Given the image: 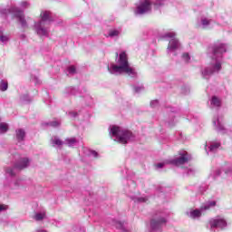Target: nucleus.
Instances as JSON below:
<instances>
[{"mask_svg": "<svg viewBox=\"0 0 232 232\" xmlns=\"http://www.w3.org/2000/svg\"><path fill=\"white\" fill-rule=\"evenodd\" d=\"M215 206H217V202L216 201H209L204 207H201L200 210L196 209V210L190 211L188 213V217L190 218H198L199 217H201L202 211H204L206 209H209V208H213Z\"/></svg>", "mask_w": 232, "mask_h": 232, "instance_id": "10", "label": "nucleus"}, {"mask_svg": "<svg viewBox=\"0 0 232 232\" xmlns=\"http://www.w3.org/2000/svg\"><path fill=\"white\" fill-rule=\"evenodd\" d=\"M116 227L118 229H121L122 232H130V230H128V228H126V225H124V223H122L121 221L116 222Z\"/></svg>", "mask_w": 232, "mask_h": 232, "instance_id": "19", "label": "nucleus"}, {"mask_svg": "<svg viewBox=\"0 0 232 232\" xmlns=\"http://www.w3.org/2000/svg\"><path fill=\"white\" fill-rule=\"evenodd\" d=\"M89 153L92 157H94V159H99V153L97 151L90 150Z\"/></svg>", "mask_w": 232, "mask_h": 232, "instance_id": "30", "label": "nucleus"}, {"mask_svg": "<svg viewBox=\"0 0 232 232\" xmlns=\"http://www.w3.org/2000/svg\"><path fill=\"white\" fill-rule=\"evenodd\" d=\"M48 126H52V128H59L61 126V121H53L47 123Z\"/></svg>", "mask_w": 232, "mask_h": 232, "instance_id": "26", "label": "nucleus"}, {"mask_svg": "<svg viewBox=\"0 0 232 232\" xmlns=\"http://www.w3.org/2000/svg\"><path fill=\"white\" fill-rule=\"evenodd\" d=\"M221 143L220 141H211L210 145L208 146V150L210 153H217L218 148H220Z\"/></svg>", "mask_w": 232, "mask_h": 232, "instance_id": "16", "label": "nucleus"}, {"mask_svg": "<svg viewBox=\"0 0 232 232\" xmlns=\"http://www.w3.org/2000/svg\"><path fill=\"white\" fill-rule=\"evenodd\" d=\"M46 218V212H38L35 213L34 216V219L36 220V222H41V220H44Z\"/></svg>", "mask_w": 232, "mask_h": 232, "instance_id": "18", "label": "nucleus"}, {"mask_svg": "<svg viewBox=\"0 0 232 232\" xmlns=\"http://www.w3.org/2000/svg\"><path fill=\"white\" fill-rule=\"evenodd\" d=\"M182 59H183V61H185V63H189V60H190L191 58L189 57V53H184L182 54Z\"/></svg>", "mask_w": 232, "mask_h": 232, "instance_id": "29", "label": "nucleus"}, {"mask_svg": "<svg viewBox=\"0 0 232 232\" xmlns=\"http://www.w3.org/2000/svg\"><path fill=\"white\" fill-rule=\"evenodd\" d=\"M21 6H22V8H27L28 7V3L27 2H22Z\"/></svg>", "mask_w": 232, "mask_h": 232, "instance_id": "40", "label": "nucleus"}, {"mask_svg": "<svg viewBox=\"0 0 232 232\" xmlns=\"http://www.w3.org/2000/svg\"><path fill=\"white\" fill-rule=\"evenodd\" d=\"M7 207L6 205H0V211H6Z\"/></svg>", "mask_w": 232, "mask_h": 232, "instance_id": "39", "label": "nucleus"}, {"mask_svg": "<svg viewBox=\"0 0 232 232\" xmlns=\"http://www.w3.org/2000/svg\"><path fill=\"white\" fill-rule=\"evenodd\" d=\"M110 135L113 140L120 144H128L129 140H133L135 139L131 131L115 125L111 127Z\"/></svg>", "mask_w": 232, "mask_h": 232, "instance_id": "4", "label": "nucleus"}, {"mask_svg": "<svg viewBox=\"0 0 232 232\" xmlns=\"http://www.w3.org/2000/svg\"><path fill=\"white\" fill-rule=\"evenodd\" d=\"M8 41H10V37H8V35L0 34V43L6 44Z\"/></svg>", "mask_w": 232, "mask_h": 232, "instance_id": "28", "label": "nucleus"}, {"mask_svg": "<svg viewBox=\"0 0 232 232\" xmlns=\"http://www.w3.org/2000/svg\"><path fill=\"white\" fill-rule=\"evenodd\" d=\"M37 232H46V230H38Z\"/></svg>", "mask_w": 232, "mask_h": 232, "instance_id": "42", "label": "nucleus"}, {"mask_svg": "<svg viewBox=\"0 0 232 232\" xmlns=\"http://www.w3.org/2000/svg\"><path fill=\"white\" fill-rule=\"evenodd\" d=\"M51 142L53 146H57L58 148H61L62 146H64V141H63L59 137L53 136L51 139Z\"/></svg>", "mask_w": 232, "mask_h": 232, "instance_id": "17", "label": "nucleus"}, {"mask_svg": "<svg viewBox=\"0 0 232 232\" xmlns=\"http://www.w3.org/2000/svg\"><path fill=\"white\" fill-rule=\"evenodd\" d=\"M8 131V125L6 123H0V132L6 133Z\"/></svg>", "mask_w": 232, "mask_h": 232, "instance_id": "27", "label": "nucleus"}, {"mask_svg": "<svg viewBox=\"0 0 232 232\" xmlns=\"http://www.w3.org/2000/svg\"><path fill=\"white\" fill-rule=\"evenodd\" d=\"M213 126L214 130L218 131V133H221L222 135H225V133H227V130L224 126V123L222 122V120L220 118L213 119Z\"/></svg>", "mask_w": 232, "mask_h": 232, "instance_id": "12", "label": "nucleus"}, {"mask_svg": "<svg viewBox=\"0 0 232 232\" xmlns=\"http://www.w3.org/2000/svg\"><path fill=\"white\" fill-rule=\"evenodd\" d=\"M131 199L134 202H137L138 204H142L144 202H148V198H137V197H134V198H131Z\"/></svg>", "mask_w": 232, "mask_h": 232, "instance_id": "24", "label": "nucleus"}, {"mask_svg": "<svg viewBox=\"0 0 232 232\" xmlns=\"http://www.w3.org/2000/svg\"><path fill=\"white\" fill-rule=\"evenodd\" d=\"M165 164L166 163H158V164H156L157 169H160L164 168Z\"/></svg>", "mask_w": 232, "mask_h": 232, "instance_id": "38", "label": "nucleus"}, {"mask_svg": "<svg viewBox=\"0 0 232 232\" xmlns=\"http://www.w3.org/2000/svg\"><path fill=\"white\" fill-rule=\"evenodd\" d=\"M187 175H188V176L195 175V169H188L187 171Z\"/></svg>", "mask_w": 232, "mask_h": 232, "instance_id": "36", "label": "nucleus"}, {"mask_svg": "<svg viewBox=\"0 0 232 232\" xmlns=\"http://www.w3.org/2000/svg\"><path fill=\"white\" fill-rule=\"evenodd\" d=\"M108 72L110 73H126L129 77H137V71L135 68L130 65V62H128V54L126 52H122L120 53H116V64L111 63L108 65Z\"/></svg>", "mask_w": 232, "mask_h": 232, "instance_id": "2", "label": "nucleus"}, {"mask_svg": "<svg viewBox=\"0 0 232 232\" xmlns=\"http://www.w3.org/2000/svg\"><path fill=\"white\" fill-rule=\"evenodd\" d=\"M26 137V132L23 129H18L15 130V139L18 142H23Z\"/></svg>", "mask_w": 232, "mask_h": 232, "instance_id": "14", "label": "nucleus"}, {"mask_svg": "<svg viewBox=\"0 0 232 232\" xmlns=\"http://www.w3.org/2000/svg\"><path fill=\"white\" fill-rule=\"evenodd\" d=\"M225 173H226V175H231L232 169H227L225 170Z\"/></svg>", "mask_w": 232, "mask_h": 232, "instance_id": "41", "label": "nucleus"}, {"mask_svg": "<svg viewBox=\"0 0 232 232\" xmlns=\"http://www.w3.org/2000/svg\"><path fill=\"white\" fill-rule=\"evenodd\" d=\"M67 93H71V95H75V89L69 87L67 89Z\"/></svg>", "mask_w": 232, "mask_h": 232, "instance_id": "34", "label": "nucleus"}, {"mask_svg": "<svg viewBox=\"0 0 232 232\" xmlns=\"http://www.w3.org/2000/svg\"><path fill=\"white\" fill-rule=\"evenodd\" d=\"M6 90H8V82H5L4 80H2L0 82V91L6 92Z\"/></svg>", "mask_w": 232, "mask_h": 232, "instance_id": "23", "label": "nucleus"}, {"mask_svg": "<svg viewBox=\"0 0 232 232\" xmlns=\"http://www.w3.org/2000/svg\"><path fill=\"white\" fill-rule=\"evenodd\" d=\"M166 3H168V0H157L154 3V8L157 10V9L160 8V6H164V5H166Z\"/></svg>", "mask_w": 232, "mask_h": 232, "instance_id": "20", "label": "nucleus"}, {"mask_svg": "<svg viewBox=\"0 0 232 232\" xmlns=\"http://www.w3.org/2000/svg\"><path fill=\"white\" fill-rule=\"evenodd\" d=\"M212 23H213L212 19L203 16L201 17L199 27L202 28L203 30H208Z\"/></svg>", "mask_w": 232, "mask_h": 232, "instance_id": "13", "label": "nucleus"}, {"mask_svg": "<svg viewBox=\"0 0 232 232\" xmlns=\"http://www.w3.org/2000/svg\"><path fill=\"white\" fill-rule=\"evenodd\" d=\"M40 17L41 20L34 24V30L37 35H40V37H48V26L53 23L52 13L48 11H43L40 14Z\"/></svg>", "mask_w": 232, "mask_h": 232, "instance_id": "3", "label": "nucleus"}, {"mask_svg": "<svg viewBox=\"0 0 232 232\" xmlns=\"http://www.w3.org/2000/svg\"><path fill=\"white\" fill-rule=\"evenodd\" d=\"M191 160V156L188 154L186 150H182L179 152V157L169 160L166 162V164H172L173 166H182L183 164H187Z\"/></svg>", "mask_w": 232, "mask_h": 232, "instance_id": "8", "label": "nucleus"}, {"mask_svg": "<svg viewBox=\"0 0 232 232\" xmlns=\"http://www.w3.org/2000/svg\"><path fill=\"white\" fill-rule=\"evenodd\" d=\"M211 108H220L222 106V100L217 96H212L210 100Z\"/></svg>", "mask_w": 232, "mask_h": 232, "instance_id": "15", "label": "nucleus"}, {"mask_svg": "<svg viewBox=\"0 0 232 232\" xmlns=\"http://www.w3.org/2000/svg\"><path fill=\"white\" fill-rule=\"evenodd\" d=\"M163 37L164 38L168 37L169 39H170L167 48L168 53H171V52H176V50H179V48H180V42H179V39L175 38L177 37V33H174V32L166 33L163 35Z\"/></svg>", "mask_w": 232, "mask_h": 232, "instance_id": "7", "label": "nucleus"}, {"mask_svg": "<svg viewBox=\"0 0 232 232\" xmlns=\"http://www.w3.org/2000/svg\"><path fill=\"white\" fill-rule=\"evenodd\" d=\"M67 70H68L69 73H71L72 75H73V73H75V72H76L75 66H73V65L70 66Z\"/></svg>", "mask_w": 232, "mask_h": 232, "instance_id": "31", "label": "nucleus"}, {"mask_svg": "<svg viewBox=\"0 0 232 232\" xmlns=\"http://www.w3.org/2000/svg\"><path fill=\"white\" fill-rule=\"evenodd\" d=\"M33 81L36 84H41V81H39V78H37V76H34Z\"/></svg>", "mask_w": 232, "mask_h": 232, "instance_id": "37", "label": "nucleus"}, {"mask_svg": "<svg viewBox=\"0 0 232 232\" xmlns=\"http://www.w3.org/2000/svg\"><path fill=\"white\" fill-rule=\"evenodd\" d=\"M69 117H72V119H75V117H78L79 113L75 112V111H70L68 113Z\"/></svg>", "mask_w": 232, "mask_h": 232, "instance_id": "33", "label": "nucleus"}, {"mask_svg": "<svg viewBox=\"0 0 232 232\" xmlns=\"http://www.w3.org/2000/svg\"><path fill=\"white\" fill-rule=\"evenodd\" d=\"M77 142L75 138H67L65 140V144L69 146V148H73V145Z\"/></svg>", "mask_w": 232, "mask_h": 232, "instance_id": "21", "label": "nucleus"}, {"mask_svg": "<svg viewBox=\"0 0 232 232\" xmlns=\"http://www.w3.org/2000/svg\"><path fill=\"white\" fill-rule=\"evenodd\" d=\"M150 106H151V108H157V106H159V101L158 100L151 101Z\"/></svg>", "mask_w": 232, "mask_h": 232, "instance_id": "32", "label": "nucleus"}, {"mask_svg": "<svg viewBox=\"0 0 232 232\" xmlns=\"http://www.w3.org/2000/svg\"><path fill=\"white\" fill-rule=\"evenodd\" d=\"M31 162L32 160L29 158H20L17 161H15L14 167H8L5 169V173L9 175V177H15L17 171H23V169L30 168Z\"/></svg>", "mask_w": 232, "mask_h": 232, "instance_id": "6", "label": "nucleus"}, {"mask_svg": "<svg viewBox=\"0 0 232 232\" xmlns=\"http://www.w3.org/2000/svg\"><path fill=\"white\" fill-rule=\"evenodd\" d=\"M151 12V3L150 0H144L137 5L134 14L136 15H144V14H150Z\"/></svg>", "mask_w": 232, "mask_h": 232, "instance_id": "9", "label": "nucleus"}, {"mask_svg": "<svg viewBox=\"0 0 232 232\" xmlns=\"http://www.w3.org/2000/svg\"><path fill=\"white\" fill-rule=\"evenodd\" d=\"M9 14H13L15 18H17L18 23H20L22 28H28V22H26V18H24V13L23 10L19 9V7L11 6L9 8H5L0 10L1 15H9Z\"/></svg>", "mask_w": 232, "mask_h": 232, "instance_id": "5", "label": "nucleus"}, {"mask_svg": "<svg viewBox=\"0 0 232 232\" xmlns=\"http://www.w3.org/2000/svg\"><path fill=\"white\" fill-rule=\"evenodd\" d=\"M206 151H207L208 155H209V151H208V150H206Z\"/></svg>", "mask_w": 232, "mask_h": 232, "instance_id": "43", "label": "nucleus"}, {"mask_svg": "<svg viewBox=\"0 0 232 232\" xmlns=\"http://www.w3.org/2000/svg\"><path fill=\"white\" fill-rule=\"evenodd\" d=\"M121 35V31L113 29L109 31V37H119Z\"/></svg>", "mask_w": 232, "mask_h": 232, "instance_id": "22", "label": "nucleus"}, {"mask_svg": "<svg viewBox=\"0 0 232 232\" xmlns=\"http://www.w3.org/2000/svg\"><path fill=\"white\" fill-rule=\"evenodd\" d=\"M211 52L213 53L212 59L215 63H212L209 66L204 69L202 72V76L204 79H209L213 73H218L222 70V53H226L227 48L226 44L218 43L211 47Z\"/></svg>", "mask_w": 232, "mask_h": 232, "instance_id": "1", "label": "nucleus"}, {"mask_svg": "<svg viewBox=\"0 0 232 232\" xmlns=\"http://www.w3.org/2000/svg\"><path fill=\"white\" fill-rule=\"evenodd\" d=\"M210 231L215 232V229H224L227 226V222L224 218H215L209 221Z\"/></svg>", "mask_w": 232, "mask_h": 232, "instance_id": "11", "label": "nucleus"}, {"mask_svg": "<svg viewBox=\"0 0 232 232\" xmlns=\"http://www.w3.org/2000/svg\"><path fill=\"white\" fill-rule=\"evenodd\" d=\"M142 90H144L143 86L134 87V91L136 93H140V92H142Z\"/></svg>", "mask_w": 232, "mask_h": 232, "instance_id": "35", "label": "nucleus"}, {"mask_svg": "<svg viewBox=\"0 0 232 232\" xmlns=\"http://www.w3.org/2000/svg\"><path fill=\"white\" fill-rule=\"evenodd\" d=\"M220 173H222V171L220 170V169H217L213 170V171L210 173V177L213 178V179H217V177H219V176H220Z\"/></svg>", "mask_w": 232, "mask_h": 232, "instance_id": "25", "label": "nucleus"}]
</instances>
